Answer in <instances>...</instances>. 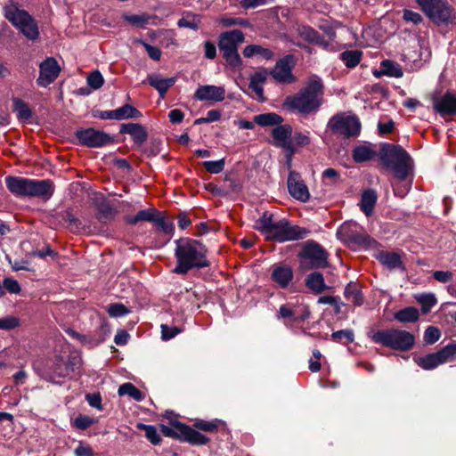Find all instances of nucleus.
<instances>
[{"label":"nucleus","mask_w":456,"mask_h":456,"mask_svg":"<svg viewBox=\"0 0 456 456\" xmlns=\"http://www.w3.org/2000/svg\"><path fill=\"white\" fill-rule=\"evenodd\" d=\"M175 257L176 265L173 272L176 274H187L191 270L209 267L211 263L207 257L208 248L200 240L188 237L175 240Z\"/></svg>","instance_id":"1"},{"label":"nucleus","mask_w":456,"mask_h":456,"mask_svg":"<svg viewBox=\"0 0 456 456\" xmlns=\"http://www.w3.org/2000/svg\"><path fill=\"white\" fill-rule=\"evenodd\" d=\"M273 215L265 211L256 221L255 229L265 236L266 240L283 243L291 240H299L310 234V230L292 224L288 219L281 218L276 222L273 220Z\"/></svg>","instance_id":"2"},{"label":"nucleus","mask_w":456,"mask_h":456,"mask_svg":"<svg viewBox=\"0 0 456 456\" xmlns=\"http://www.w3.org/2000/svg\"><path fill=\"white\" fill-rule=\"evenodd\" d=\"M324 85L316 75L313 76L296 94L285 99L284 104L301 114L317 112L323 104Z\"/></svg>","instance_id":"3"},{"label":"nucleus","mask_w":456,"mask_h":456,"mask_svg":"<svg viewBox=\"0 0 456 456\" xmlns=\"http://www.w3.org/2000/svg\"><path fill=\"white\" fill-rule=\"evenodd\" d=\"M378 159L380 165L394 176L404 181L411 170V157L406 150L399 144L381 142L378 151Z\"/></svg>","instance_id":"4"},{"label":"nucleus","mask_w":456,"mask_h":456,"mask_svg":"<svg viewBox=\"0 0 456 456\" xmlns=\"http://www.w3.org/2000/svg\"><path fill=\"white\" fill-rule=\"evenodd\" d=\"M370 338L375 344L401 352L410 351L415 345V337L412 333L395 328L379 330Z\"/></svg>","instance_id":"5"},{"label":"nucleus","mask_w":456,"mask_h":456,"mask_svg":"<svg viewBox=\"0 0 456 456\" xmlns=\"http://www.w3.org/2000/svg\"><path fill=\"white\" fill-rule=\"evenodd\" d=\"M169 424L170 427L164 424L159 425L161 433L167 437L173 438L181 443H188L193 446L206 445L210 441L205 435L177 419L170 420Z\"/></svg>","instance_id":"6"},{"label":"nucleus","mask_w":456,"mask_h":456,"mask_svg":"<svg viewBox=\"0 0 456 456\" xmlns=\"http://www.w3.org/2000/svg\"><path fill=\"white\" fill-rule=\"evenodd\" d=\"M303 270L324 269L329 266V252L314 240H306L297 254Z\"/></svg>","instance_id":"7"},{"label":"nucleus","mask_w":456,"mask_h":456,"mask_svg":"<svg viewBox=\"0 0 456 456\" xmlns=\"http://www.w3.org/2000/svg\"><path fill=\"white\" fill-rule=\"evenodd\" d=\"M243 41L244 34L240 29L223 32L218 37V47L223 53V58L232 68H238L242 64L238 45Z\"/></svg>","instance_id":"8"},{"label":"nucleus","mask_w":456,"mask_h":456,"mask_svg":"<svg viewBox=\"0 0 456 456\" xmlns=\"http://www.w3.org/2000/svg\"><path fill=\"white\" fill-rule=\"evenodd\" d=\"M79 362L80 359L77 355H68L67 357L55 355L53 359L47 362L42 377L49 382L55 383L56 378H66L74 372Z\"/></svg>","instance_id":"9"},{"label":"nucleus","mask_w":456,"mask_h":456,"mask_svg":"<svg viewBox=\"0 0 456 456\" xmlns=\"http://www.w3.org/2000/svg\"><path fill=\"white\" fill-rule=\"evenodd\" d=\"M424 12L437 25L455 23L454 9L444 0H417Z\"/></svg>","instance_id":"10"},{"label":"nucleus","mask_w":456,"mask_h":456,"mask_svg":"<svg viewBox=\"0 0 456 456\" xmlns=\"http://www.w3.org/2000/svg\"><path fill=\"white\" fill-rule=\"evenodd\" d=\"M361 127V122L357 116H346L343 112L333 115L327 124V128L332 134H340L346 138L358 136Z\"/></svg>","instance_id":"11"},{"label":"nucleus","mask_w":456,"mask_h":456,"mask_svg":"<svg viewBox=\"0 0 456 456\" xmlns=\"http://www.w3.org/2000/svg\"><path fill=\"white\" fill-rule=\"evenodd\" d=\"M74 135L78 144L87 148H101L115 142L114 137L110 134L93 127L79 128Z\"/></svg>","instance_id":"12"},{"label":"nucleus","mask_w":456,"mask_h":456,"mask_svg":"<svg viewBox=\"0 0 456 456\" xmlns=\"http://www.w3.org/2000/svg\"><path fill=\"white\" fill-rule=\"evenodd\" d=\"M271 134L273 138V144L285 151L286 166L290 168L292 158L297 153V149L289 140L292 134V126L289 124H284V126L274 127L272 129Z\"/></svg>","instance_id":"13"},{"label":"nucleus","mask_w":456,"mask_h":456,"mask_svg":"<svg viewBox=\"0 0 456 456\" xmlns=\"http://www.w3.org/2000/svg\"><path fill=\"white\" fill-rule=\"evenodd\" d=\"M338 234L346 241L356 246L370 248L376 243V240L357 224H342L338 231Z\"/></svg>","instance_id":"14"},{"label":"nucleus","mask_w":456,"mask_h":456,"mask_svg":"<svg viewBox=\"0 0 456 456\" xmlns=\"http://www.w3.org/2000/svg\"><path fill=\"white\" fill-rule=\"evenodd\" d=\"M295 65V55L286 54L276 61L274 68L269 71V74L279 84H293L297 81V77L292 73Z\"/></svg>","instance_id":"15"},{"label":"nucleus","mask_w":456,"mask_h":456,"mask_svg":"<svg viewBox=\"0 0 456 456\" xmlns=\"http://www.w3.org/2000/svg\"><path fill=\"white\" fill-rule=\"evenodd\" d=\"M61 72V68L53 57H47L39 65V77L37 84L40 87H46L53 83Z\"/></svg>","instance_id":"16"},{"label":"nucleus","mask_w":456,"mask_h":456,"mask_svg":"<svg viewBox=\"0 0 456 456\" xmlns=\"http://www.w3.org/2000/svg\"><path fill=\"white\" fill-rule=\"evenodd\" d=\"M287 186L289 193L292 198L301 202H307L310 200V192L305 183L301 178V175L290 170L289 173Z\"/></svg>","instance_id":"17"},{"label":"nucleus","mask_w":456,"mask_h":456,"mask_svg":"<svg viewBox=\"0 0 456 456\" xmlns=\"http://www.w3.org/2000/svg\"><path fill=\"white\" fill-rule=\"evenodd\" d=\"M119 134H127L133 141V147L141 150L149 139V133L145 126L140 123H123L120 125Z\"/></svg>","instance_id":"18"},{"label":"nucleus","mask_w":456,"mask_h":456,"mask_svg":"<svg viewBox=\"0 0 456 456\" xmlns=\"http://www.w3.org/2000/svg\"><path fill=\"white\" fill-rule=\"evenodd\" d=\"M433 108L441 117L456 116V93L447 91L441 97L434 98Z\"/></svg>","instance_id":"19"},{"label":"nucleus","mask_w":456,"mask_h":456,"mask_svg":"<svg viewBox=\"0 0 456 456\" xmlns=\"http://www.w3.org/2000/svg\"><path fill=\"white\" fill-rule=\"evenodd\" d=\"M298 36L305 42L315 45L326 51H334V48L324 37L313 27L309 25H301L297 28Z\"/></svg>","instance_id":"20"},{"label":"nucleus","mask_w":456,"mask_h":456,"mask_svg":"<svg viewBox=\"0 0 456 456\" xmlns=\"http://www.w3.org/2000/svg\"><path fill=\"white\" fill-rule=\"evenodd\" d=\"M294 272L290 265L280 262L273 265L271 279L279 285L281 289H288L293 280Z\"/></svg>","instance_id":"21"},{"label":"nucleus","mask_w":456,"mask_h":456,"mask_svg":"<svg viewBox=\"0 0 456 456\" xmlns=\"http://www.w3.org/2000/svg\"><path fill=\"white\" fill-rule=\"evenodd\" d=\"M55 191V185L50 179H30L28 197H37L44 201L50 200Z\"/></svg>","instance_id":"22"},{"label":"nucleus","mask_w":456,"mask_h":456,"mask_svg":"<svg viewBox=\"0 0 456 456\" xmlns=\"http://www.w3.org/2000/svg\"><path fill=\"white\" fill-rule=\"evenodd\" d=\"M194 98L201 102H223L225 98V89L224 86L213 85L200 86L194 93Z\"/></svg>","instance_id":"23"},{"label":"nucleus","mask_w":456,"mask_h":456,"mask_svg":"<svg viewBox=\"0 0 456 456\" xmlns=\"http://www.w3.org/2000/svg\"><path fill=\"white\" fill-rule=\"evenodd\" d=\"M30 179L20 176H6L7 189L17 197H28Z\"/></svg>","instance_id":"24"},{"label":"nucleus","mask_w":456,"mask_h":456,"mask_svg":"<svg viewBox=\"0 0 456 456\" xmlns=\"http://www.w3.org/2000/svg\"><path fill=\"white\" fill-rule=\"evenodd\" d=\"M376 259L388 270L399 269L405 271L401 256L396 252L381 250L376 255Z\"/></svg>","instance_id":"25"},{"label":"nucleus","mask_w":456,"mask_h":456,"mask_svg":"<svg viewBox=\"0 0 456 456\" xmlns=\"http://www.w3.org/2000/svg\"><path fill=\"white\" fill-rule=\"evenodd\" d=\"M413 360L418 366L425 370H434L439 365L446 362L441 349L424 356L414 357Z\"/></svg>","instance_id":"26"},{"label":"nucleus","mask_w":456,"mask_h":456,"mask_svg":"<svg viewBox=\"0 0 456 456\" xmlns=\"http://www.w3.org/2000/svg\"><path fill=\"white\" fill-rule=\"evenodd\" d=\"M176 82V77L162 78L158 74H149L147 76V83L154 87L159 94L160 97H165L167 92Z\"/></svg>","instance_id":"27"},{"label":"nucleus","mask_w":456,"mask_h":456,"mask_svg":"<svg viewBox=\"0 0 456 456\" xmlns=\"http://www.w3.org/2000/svg\"><path fill=\"white\" fill-rule=\"evenodd\" d=\"M378 158V151L370 146L360 144L352 150V159L356 164H362Z\"/></svg>","instance_id":"28"},{"label":"nucleus","mask_w":456,"mask_h":456,"mask_svg":"<svg viewBox=\"0 0 456 456\" xmlns=\"http://www.w3.org/2000/svg\"><path fill=\"white\" fill-rule=\"evenodd\" d=\"M377 200L378 194L374 189L369 188L363 191L359 205L360 209L366 216H370L373 214Z\"/></svg>","instance_id":"29"},{"label":"nucleus","mask_w":456,"mask_h":456,"mask_svg":"<svg viewBox=\"0 0 456 456\" xmlns=\"http://www.w3.org/2000/svg\"><path fill=\"white\" fill-rule=\"evenodd\" d=\"M305 286L315 294H320L327 289L329 286L325 284L322 273L314 271L308 274L305 279Z\"/></svg>","instance_id":"30"},{"label":"nucleus","mask_w":456,"mask_h":456,"mask_svg":"<svg viewBox=\"0 0 456 456\" xmlns=\"http://www.w3.org/2000/svg\"><path fill=\"white\" fill-rule=\"evenodd\" d=\"M156 215H161V212L156 208H146L137 212L135 216H125L124 222L129 225H135L142 221L153 222Z\"/></svg>","instance_id":"31"},{"label":"nucleus","mask_w":456,"mask_h":456,"mask_svg":"<svg viewBox=\"0 0 456 456\" xmlns=\"http://www.w3.org/2000/svg\"><path fill=\"white\" fill-rule=\"evenodd\" d=\"M344 297L354 305L361 306L364 302V296L358 283L350 281L345 288Z\"/></svg>","instance_id":"32"},{"label":"nucleus","mask_w":456,"mask_h":456,"mask_svg":"<svg viewBox=\"0 0 456 456\" xmlns=\"http://www.w3.org/2000/svg\"><path fill=\"white\" fill-rule=\"evenodd\" d=\"M254 122L263 127L273 126L277 127L280 126H283V118L277 113L267 112L254 116Z\"/></svg>","instance_id":"33"},{"label":"nucleus","mask_w":456,"mask_h":456,"mask_svg":"<svg viewBox=\"0 0 456 456\" xmlns=\"http://www.w3.org/2000/svg\"><path fill=\"white\" fill-rule=\"evenodd\" d=\"M12 110L20 121H28L33 116L29 105L20 98H12Z\"/></svg>","instance_id":"34"},{"label":"nucleus","mask_w":456,"mask_h":456,"mask_svg":"<svg viewBox=\"0 0 456 456\" xmlns=\"http://www.w3.org/2000/svg\"><path fill=\"white\" fill-rule=\"evenodd\" d=\"M142 147L140 151L142 154L145 155L147 158H153L159 155L161 151V146L163 143L162 139L159 136H151Z\"/></svg>","instance_id":"35"},{"label":"nucleus","mask_w":456,"mask_h":456,"mask_svg":"<svg viewBox=\"0 0 456 456\" xmlns=\"http://www.w3.org/2000/svg\"><path fill=\"white\" fill-rule=\"evenodd\" d=\"M363 53L361 50H346L339 54V60L348 69L355 68L362 61Z\"/></svg>","instance_id":"36"},{"label":"nucleus","mask_w":456,"mask_h":456,"mask_svg":"<svg viewBox=\"0 0 456 456\" xmlns=\"http://www.w3.org/2000/svg\"><path fill=\"white\" fill-rule=\"evenodd\" d=\"M394 316L400 322H416L419 319V312L414 306H408L395 312Z\"/></svg>","instance_id":"37"},{"label":"nucleus","mask_w":456,"mask_h":456,"mask_svg":"<svg viewBox=\"0 0 456 456\" xmlns=\"http://www.w3.org/2000/svg\"><path fill=\"white\" fill-rule=\"evenodd\" d=\"M57 216L60 220L67 223L71 231L79 230L83 226L82 222L75 216L74 210L71 208L58 212Z\"/></svg>","instance_id":"38"},{"label":"nucleus","mask_w":456,"mask_h":456,"mask_svg":"<svg viewBox=\"0 0 456 456\" xmlns=\"http://www.w3.org/2000/svg\"><path fill=\"white\" fill-rule=\"evenodd\" d=\"M156 226V231L163 234L168 235L171 238L175 232V224L172 221H168L167 218L161 215H156L155 220L152 222Z\"/></svg>","instance_id":"39"},{"label":"nucleus","mask_w":456,"mask_h":456,"mask_svg":"<svg viewBox=\"0 0 456 456\" xmlns=\"http://www.w3.org/2000/svg\"><path fill=\"white\" fill-rule=\"evenodd\" d=\"M380 68L383 69V73L391 77H402L403 71L400 64L391 60H383L380 62Z\"/></svg>","instance_id":"40"},{"label":"nucleus","mask_w":456,"mask_h":456,"mask_svg":"<svg viewBox=\"0 0 456 456\" xmlns=\"http://www.w3.org/2000/svg\"><path fill=\"white\" fill-rule=\"evenodd\" d=\"M136 428L138 430H143L145 432V437L151 442V444H152L153 445L160 444L162 438L160 435L158 433V430L155 426L138 422L136 424Z\"/></svg>","instance_id":"41"},{"label":"nucleus","mask_w":456,"mask_h":456,"mask_svg":"<svg viewBox=\"0 0 456 456\" xmlns=\"http://www.w3.org/2000/svg\"><path fill=\"white\" fill-rule=\"evenodd\" d=\"M118 120H125L129 118H140L142 113L133 105L128 103L116 109Z\"/></svg>","instance_id":"42"},{"label":"nucleus","mask_w":456,"mask_h":456,"mask_svg":"<svg viewBox=\"0 0 456 456\" xmlns=\"http://www.w3.org/2000/svg\"><path fill=\"white\" fill-rule=\"evenodd\" d=\"M118 394L120 396L128 395L137 402H141L144 398V394L132 383H125L119 386Z\"/></svg>","instance_id":"43"},{"label":"nucleus","mask_w":456,"mask_h":456,"mask_svg":"<svg viewBox=\"0 0 456 456\" xmlns=\"http://www.w3.org/2000/svg\"><path fill=\"white\" fill-rule=\"evenodd\" d=\"M20 31L31 41L37 39L39 36L38 26L36 20L31 18L20 28Z\"/></svg>","instance_id":"44"},{"label":"nucleus","mask_w":456,"mask_h":456,"mask_svg":"<svg viewBox=\"0 0 456 456\" xmlns=\"http://www.w3.org/2000/svg\"><path fill=\"white\" fill-rule=\"evenodd\" d=\"M98 214L97 218L101 222L106 223L107 221L112 219L114 216L117 214L116 208H114L110 203L102 202L98 205Z\"/></svg>","instance_id":"45"},{"label":"nucleus","mask_w":456,"mask_h":456,"mask_svg":"<svg viewBox=\"0 0 456 456\" xmlns=\"http://www.w3.org/2000/svg\"><path fill=\"white\" fill-rule=\"evenodd\" d=\"M201 22V17L199 14L186 15L179 19L177 26L179 28H188L193 30H198Z\"/></svg>","instance_id":"46"},{"label":"nucleus","mask_w":456,"mask_h":456,"mask_svg":"<svg viewBox=\"0 0 456 456\" xmlns=\"http://www.w3.org/2000/svg\"><path fill=\"white\" fill-rule=\"evenodd\" d=\"M6 18L19 29L32 17L24 10H18L16 12L6 15Z\"/></svg>","instance_id":"47"},{"label":"nucleus","mask_w":456,"mask_h":456,"mask_svg":"<svg viewBox=\"0 0 456 456\" xmlns=\"http://www.w3.org/2000/svg\"><path fill=\"white\" fill-rule=\"evenodd\" d=\"M417 301L421 305V311L428 314L437 304V299L434 294H421L416 297Z\"/></svg>","instance_id":"48"},{"label":"nucleus","mask_w":456,"mask_h":456,"mask_svg":"<svg viewBox=\"0 0 456 456\" xmlns=\"http://www.w3.org/2000/svg\"><path fill=\"white\" fill-rule=\"evenodd\" d=\"M339 26L338 21L323 20L318 25V28L328 37V41L330 43L335 40L337 37L336 28Z\"/></svg>","instance_id":"49"},{"label":"nucleus","mask_w":456,"mask_h":456,"mask_svg":"<svg viewBox=\"0 0 456 456\" xmlns=\"http://www.w3.org/2000/svg\"><path fill=\"white\" fill-rule=\"evenodd\" d=\"M331 338L335 342H339L347 345L354 342V334L352 330H340L338 331H334L331 334Z\"/></svg>","instance_id":"50"},{"label":"nucleus","mask_w":456,"mask_h":456,"mask_svg":"<svg viewBox=\"0 0 456 456\" xmlns=\"http://www.w3.org/2000/svg\"><path fill=\"white\" fill-rule=\"evenodd\" d=\"M110 335V329L108 325L102 324L100 326L94 337H90L88 343L98 346L103 343Z\"/></svg>","instance_id":"51"},{"label":"nucleus","mask_w":456,"mask_h":456,"mask_svg":"<svg viewBox=\"0 0 456 456\" xmlns=\"http://www.w3.org/2000/svg\"><path fill=\"white\" fill-rule=\"evenodd\" d=\"M219 24L224 28H229L232 26H240L242 28H247L249 26V21L247 19L233 18L224 15L220 18Z\"/></svg>","instance_id":"52"},{"label":"nucleus","mask_w":456,"mask_h":456,"mask_svg":"<svg viewBox=\"0 0 456 456\" xmlns=\"http://www.w3.org/2000/svg\"><path fill=\"white\" fill-rule=\"evenodd\" d=\"M107 312L110 317H123L131 313V310L121 303H113L109 305Z\"/></svg>","instance_id":"53"},{"label":"nucleus","mask_w":456,"mask_h":456,"mask_svg":"<svg viewBox=\"0 0 456 456\" xmlns=\"http://www.w3.org/2000/svg\"><path fill=\"white\" fill-rule=\"evenodd\" d=\"M295 320L294 322H305L310 317L311 312L309 310V306L296 301L295 305Z\"/></svg>","instance_id":"54"},{"label":"nucleus","mask_w":456,"mask_h":456,"mask_svg":"<svg viewBox=\"0 0 456 456\" xmlns=\"http://www.w3.org/2000/svg\"><path fill=\"white\" fill-rule=\"evenodd\" d=\"M87 85L94 90L100 89L104 84V78L99 70H94L86 77Z\"/></svg>","instance_id":"55"},{"label":"nucleus","mask_w":456,"mask_h":456,"mask_svg":"<svg viewBox=\"0 0 456 456\" xmlns=\"http://www.w3.org/2000/svg\"><path fill=\"white\" fill-rule=\"evenodd\" d=\"M295 305L296 302H288L284 305H281L279 308L278 318L282 319H289L294 322L295 320Z\"/></svg>","instance_id":"56"},{"label":"nucleus","mask_w":456,"mask_h":456,"mask_svg":"<svg viewBox=\"0 0 456 456\" xmlns=\"http://www.w3.org/2000/svg\"><path fill=\"white\" fill-rule=\"evenodd\" d=\"M202 166L209 173V174H219L221 173L225 166V159L224 158L216 160V161H204L202 162Z\"/></svg>","instance_id":"57"},{"label":"nucleus","mask_w":456,"mask_h":456,"mask_svg":"<svg viewBox=\"0 0 456 456\" xmlns=\"http://www.w3.org/2000/svg\"><path fill=\"white\" fill-rule=\"evenodd\" d=\"M441 337L440 330L436 326H428L424 331V342L427 345H433L439 340Z\"/></svg>","instance_id":"58"},{"label":"nucleus","mask_w":456,"mask_h":456,"mask_svg":"<svg viewBox=\"0 0 456 456\" xmlns=\"http://www.w3.org/2000/svg\"><path fill=\"white\" fill-rule=\"evenodd\" d=\"M20 326V320L12 315H7L0 319V330H11Z\"/></svg>","instance_id":"59"},{"label":"nucleus","mask_w":456,"mask_h":456,"mask_svg":"<svg viewBox=\"0 0 456 456\" xmlns=\"http://www.w3.org/2000/svg\"><path fill=\"white\" fill-rule=\"evenodd\" d=\"M289 140L292 142L296 149L297 147L307 146L311 142L310 137L307 134L298 131H296L295 133L292 132Z\"/></svg>","instance_id":"60"},{"label":"nucleus","mask_w":456,"mask_h":456,"mask_svg":"<svg viewBox=\"0 0 456 456\" xmlns=\"http://www.w3.org/2000/svg\"><path fill=\"white\" fill-rule=\"evenodd\" d=\"M161 338L167 341L175 338L182 332V329L176 326H169L167 324H161Z\"/></svg>","instance_id":"61"},{"label":"nucleus","mask_w":456,"mask_h":456,"mask_svg":"<svg viewBox=\"0 0 456 456\" xmlns=\"http://www.w3.org/2000/svg\"><path fill=\"white\" fill-rule=\"evenodd\" d=\"M124 20L128 23L136 26L138 28H143L149 22V17L146 14H132L124 15Z\"/></svg>","instance_id":"62"},{"label":"nucleus","mask_w":456,"mask_h":456,"mask_svg":"<svg viewBox=\"0 0 456 456\" xmlns=\"http://www.w3.org/2000/svg\"><path fill=\"white\" fill-rule=\"evenodd\" d=\"M218 422L219 420L217 419L214 421L197 420L194 422L193 427L205 432L215 433L218 429Z\"/></svg>","instance_id":"63"},{"label":"nucleus","mask_w":456,"mask_h":456,"mask_svg":"<svg viewBox=\"0 0 456 456\" xmlns=\"http://www.w3.org/2000/svg\"><path fill=\"white\" fill-rule=\"evenodd\" d=\"M94 419L87 416L79 414L74 420V425L80 430H86L93 424H94Z\"/></svg>","instance_id":"64"}]
</instances>
